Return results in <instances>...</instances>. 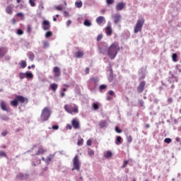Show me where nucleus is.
<instances>
[{
    "label": "nucleus",
    "instance_id": "f257e3e1",
    "mask_svg": "<svg viewBox=\"0 0 181 181\" xmlns=\"http://www.w3.org/2000/svg\"><path fill=\"white\" fill-rule=\"evenodd\" d=\"M121 49L119 48V42L115 41L112 42L110 46L107 48L106 51V54L111 59V60H113V59H115L117 57V55L118 54V52H119Z\"/></svg>",
    "mask_w": 181,
    "mask_h": 181
},
{
    "label": "nucleus",
    "instance_id": "f03ea898",
    "mask_svg": "<svg viewBox=\"0 0 181 181\" xmlns=\"http://www.w3.org/2000/svg\"><path fill=\"white\" fill-rule=\"evenodd\" d=\"M50 115H52L50 108L49 107H44L40 115L41 121H47L50 118Z\"/></svg>",
    "mask_w": 181,
    "mask_h": 181
},
{
    "label": "nucleus",
    "instance_id": "7ed1b4c3",
    "mask_svg": "<svg viewBox=\"0 0 181 181\" xmlns=\"http://www.w3.org/2000/svg\"><path fill=\"white\" fill-rule=\"evenodd\" d=\"M64 108L69 114H78V107H77V105H65Z\"/></svg>",
    "mask_w": 181,
    "mask_h": 181
},
{
    "label": "nucleus",
    "instance_id": "20e7f679",
    "mask_svg": "<svg viewBox=\"0 0 181 181\" xmlns=\"http://www.w3.org/2000/svg\"><path fill=\"white\" fill-rule=\"evenodd\" d=\"M144 23H145V19L144 18H140L137 21L134 29V33H138V32H142Z\"/></svg>",
    "mask_w": 181,
    "mask_h": 181
},
{
    "label": "nucleus",
    "instance_id": "39448f33",
    "mask_svg": "<svg viewBox=\"0 0 181 181\" xmlns=\"http://www.w3.org/2000/svg\"><path fill=\"white\" fill-rule=\"evenodd\" d=\"M72 170H80V160H78V156H75L73 158Z\"/></svg>",
    "mask_w": 181,
    "mask_h": 181
},
{
    "label": "nucleus",
    "instance_id": "423d86ee",
    "mask_svg": "<svg viewBox=\"0 0 181 181\" xmlns=\"http://www.w3.org/2000/svg\"><path fill=\"white\" fill-rule=\"evenodd\" d=\"M71 125L74 129H80V121L77 119L76 118H74L71 120Z\"/></svg>",
    "mask_w": 181,
    "mask_h": 181
},
{
    "label": "nucleus",
    "instance_id": "0eeeda50",
    "mask_svg": "<svg viewBox=\"0 0 181 181\" xmlns=\"http://www.w3.org/2000/svg\"><path fill=\"white\" fill-rule=\"evenodd\" d=\"M16 98L17 99L18 103H21V104H28L29 101L27 98H25L22 95H16Z\"/></svg>",
    "mask_w": 181,
    "mask_h": 181
},
{
    "label": "nucleus",
    "instance_id": "6e6552de",
    "mask_svg": "<svg viewBox=\"0 0 181 181\" xmlns=\"http://www.w3.org/2000/svg\"><path fill=\"white\" fill-rule=\"evenodd\" d=\"M145 86H146V83L143 81H141L137 87V91L139 93H143L144 90H145Z\"/></svg>",
    "mask_w": 181,
    "mask_h": 181
},
{
    "label": "nucleus",
    "instance_id": "1a4fd4ad",
    "mask_svg": "<svg viewBox=\"0 0 181 181\" xmlns=\"http://www.w3.org/2000/svg\"><path fill=\"white\" fill-rule=\"evenodd\" d=\"M42 29L44 30H49L50 29V22L47 20H44L42 21Z\"/></svg>",
    "mask_w": 181,
    "mask_h": 181
},
{
    "label": "nucleus",
    "instance_id": "9d476101",
    "mask_svg": "<svg viewBox=\"0 0 181 181\" xmlns=\"http://www.w3.org/2000/svg\"><path fill=\"white\" fill-rule=\"evenodd\" d=\"M53 73L54 74V77H59L60 74H62V72H60V68H59L58 66H54L53 68Z\"/></svg>",
    "mask_w": 181,
    "mask_h": 181
},
{
    "label": "nucleus",
    "instance_id": "9b49d317",
    "mask_svg": "<svg viewBox=\"0 0 181 181\" xmlns=\"http://www.w3.org/2000/svg\"><path fill=\"white\" fill-rule=\"evenodd\" d=\"M126 4L124 2H119L117 3V4L116 5V9L117 11H122V9H124V8H125Z\"/></svg>",
    "mask_w": 181,
    "mask_h": 181
},
{
    "label": "nucleus",
    "instance_id": "f8f14e48",
    "mask_svg": "<svg viewBox=\"0 0 181 181\" xmlns=\"http://www.w3.org/2000/svg\"><path fill=\"white\" fill-rule=\"evenodd\" d=\"M6 13L8 14V15H12L13 13V6H7L6 7Z\"/></svg>",
    "mask_w": 181,
    "mask_h": 181
},
{
    "label": "nucleus",
    "instance_id": "ddd939ff",
    "mask_svg": "<svg viewBox=\"0 0 181 181\" xmlns=\"http://www.w3.org/2000/svg\"><path fill=\"white\" fill-rule=\"evenodd\" d=\"M105 33L107 36H111V35H112V28H111V25H108L105 28Z\"/></svg>",
    "mask_w": 181,
    "mask_h": 181
},
{
    "label": "nucleus",
    "instance_id": "4468645a",
    "mask_svg": "<svg viewBox=\"0 0 181 181\" xmlns=\"http://www.w3.org/2000/svg\"><path fill=\"white\" fill-rule=\"evenodd\" d=\"M6 53H8V49L6 47H0V58L4 57V56H5Z\"/></svg>",
    "mask_w": 181,
    "mask_h": 181
},
{
    "label": "nucleus",
    "instance_id": "2eb2a0df",
    "mask_svg": "<svg viewBox=\"0 0 181 181\" xmlns=\"http://www.w3.org/2000/svg\"><path fill=\"white\" fill-rule=\"evenodd\" d=\"M47 152V150L46 148H44L42 147H40L38 148L37 151L36 152L35 155H43L44 153H46Z\"/></svg>",
    "mask_w": 181,
    "mask_h": 181
},
{
    "label": "nucleus",
    "instance_id": "dca6fc26",
    "mask_svg": "<svg viewBox=\"0 0 181 181\" xmlns=\"http://www.w3.org/2000/svg\"><path fill=\"white\" fill-rule=\"evenodd\" d=\"M0 107L1 110H3V111H9V108L8 107V106H6V103H5L4 101L1 102Z\"/></svg>",
    "mask_w": 181,
    "mask_h": 181
},
{
    "label": "nucleus",
    "instance_id": "f3484780",
    "mask_svg": "<svg viewBox=\"0 0 181 181\" xmlns=\"http://www.w3.org/2000/svg\"><path fill=\"white\" fill-rule=\"evenodd\" d=\"M113 19H114V23H119V21H121V15L119 14H115L113 16Z\"/></svg>",
    "mask_w": 181,
    "mask_h": 181
},
{
    "label": "nucleus",
    "instance_id": "a211bd4d",
    "mask_svg": "<svg viewBox=\"0 0 181 181\" xmlns=\"http://www.w3.org/2000/svg\"><path fill=\"white\" fill-rule=\"evenodd\" d=\"M104 21H105V19L103 16H99L96 18V23H98V25H101L104 22Z\"/></svg>",
    "mask_w": 181,
    "mask_h": 181
},
{
    "label": "nucleus",
    "instance_id": "6ab92c4d",
    "mask_svg": "<svg viewBox=\"0 0 181 181\" xmlns=\"http://www.w3.org/2000/svg\"><path fill=\"white\" fill-rule=\"evenodd\" d=\"M83 56H84V52H83L82 51H78L75 54V57H76V59H80L83 57Z\"/></svg>",
    "mask_w": 181,
    "mask_h": 181
},
{
    "label": "nucleus",
    "instance_id": "aec40b11",
    "mask_svg": "<svg viewBox=\"0 0 181 181\" xmlns=\"http://www.w3.org/2000/svg\"><path fill=\"white\" fill-rule=\"evenodd\" d=\"M10 104L12 107H18V105H19V103L18 102V99H16V98L12 100Z\"/></svg>",
    "mask_w": 181,
    "mask_h": 181
},
{
    "label": "nucleus",
    "instance_id": "412c9836",
    "mask_svg": "<svg viewBox=\"0 0 181 181\" xmlns=\"http://www.w3.org/2000/svg\"><path fill=\"white\" fill-rule=\"evenodd\" d=\"M51 90L54 91V93H56V90H57L58 85L57 83H51L49 86Z\"/></svg>",
    "mask_w": 181,
    "mask_h": 181
},
{
    "label": "nucleus",
    "instance_id": "4be33fe9",
    "mask_svg": "<svg viewBox=\"0 0 181 181\" xmlns=\"http://www.w3.org/2000/svg\"><path fill=\"white\" fill-rule=\"evenodd\" d=\"M100 128H105L107 127V122L105 120H102L99 122Z\"/></svg>",
    "mask_w": 181,
    "mask_h": 181
},
{
    "label": "nucleus",
    "instance_id": "5701e85b",
    "mask_svg": "<svg viewBox=\"0 0 181 181\" xmlns=\"http://www.w3.org/2000/svg\"><path fill=\"white\" fill-rule=\"evenodd\" d=\"M104 156L106 159H110V158L112 156V152H111L110 151H107Z\"/></svg>",
    "mask_w": 181,
    "mask_h": 181
},
{
    "label": "nucleus",
    "instance_id": "b1692460",
    "mask_svg": "<svg viewBox=\"0 0 181 181\" xmlns=\"http://www.w3.org/2000/svg\"><path fill=\"white\" fill-rule=\"evenodd\" d=\"M75 6L76 8H81V6H83V2L81 1H76Z\"/></svg>",
    "mask_w": 181,
    "mask_h": 181
},
{
    "label": "nucleus",
    "instance_id": "393cba45",
    "mask_svg": "<svg viewBox=\"0 0 181 181\" xmlns=\"http://www.w3.org/2000/svg\"><path fill=\"white\" fill-rule=\"evenodd\" d=\"M25 77L26 78H33V74L32 72H26Z\"/></svg>",
    "mask_w": 181,
    "mask_h": 181
},
{
    "label": "nucleus",
    "instance_id": "a878e982",
    "mask_svg": "<svg viewBox=\"0 0 181 181\" xmlns=\"http://www.w3.org/2000/svg\"><path fill=\"white\" fill-rule=\"evenodd\" d=\"M172 59H173V62H177V54H176V53L173 54Z\"/></svg>",
    "mask_w": 181,
    "mask_h": 181
},
{
    "label": "nucleus",
    "instance_id": "bb28decb",
    "mask_svg": "<svg viewBox=\"0 0 181 181\" xmlns=\"http://www.w3.org/2000/svg\"><path fill=\"white\" fill-rule=\"evenodd\" d=\"M28 57H29L30 60L33 62V60L35 59V54H33V52H30L28 54Z\"/></svg>",
    "mask_w": 181,
    "mask_h": 181
},
{
    "label": "nucleus",
    "instance_id": "cd10ccee",
    "mask_svg": "<svg viewBox=\"0 0 181 181\" xmlns=\"http://www.w3.org/2000/svg\"><path fill=\"white\" fill-rule=\"evenodd\" d=\"M52 158H53V155H49L45 160L46 163H50L52 162Z\"/></svg>",
    "mask_w": 181,
    "mask_h": 181
},
{
    "label": "nucleus",
    "instance_id": "c85d7f7f",
    "mask_svg": "<svg viewBox=\"0 0 181 181\" xmlns=\"http://www.w3.org/2000/svg\"><path fill=\"white\" fill-rule=\"evenodd\" d=\"M83 144H84L83 139H81L78 140V142H77L78 146H83Z\"/></svg>",
    "mask_w": 181,
    "mask_h": 181
},
{
    "label": "nucleus",
    "instance_id": "c756f323",
    "mask_svg": "<svg viewBox=\"0 0 181 181\" xmlns=\"http://www.w3.org/2000/svg\"><path fill=\"white\" fill-rule=\"evenodd\" d=\"M83 25L85 26L90 27V26H91V22L88 20H85V21L83 22Z\"/></svg>",
    "mask_w": 181,
    "mask_h": 181
},
{
    "label": "nucleus",
    "instance_id": "7c9ffc66",
    "mask_svg": "<svg viewBox=\"0 0 181 181\" xmlns=\"http://www.w3.org/2000/svg\"><path fill=\"white\" fill-rule=\"evenodd\" d=\"M122 140V138L121 136H118L117 137L116 142H115L116 145H119V144H121Z\"/></svg>",
    "mask_w": 181,
    "mask_h": 181
},
{
    "label": "nucleus",
    "instance_id": "2f4dec72",
    "mask_svg": "<svg viewBox=\"0 0 181 181\" xmlns=\"http://www.w3.org/2000/svg\"><path fill=\"white\" fill-rule=\"evenodd\" d=\"M19 77H20L21 80H23V78H26V73H20Z\"/></svg>",
    "mask_w": 181,
    "mask_h": 181
},
{
    "label": "nucleus",
    "instance_id": "473e14b6",
    "mask_svg": "<svg viewBox=\"0 0 181 181\" xmlns=\"http://www.w3.org/2000/svg\"><path fill=\"white\" fill-rule=\"evenodd\" d=\"M92 107L94 110H98L100 108V106L98 105V103H93Z\"/></svg>",
    "mask_w": 181,
    "mask_h": 181
},
{
    "label": "nucleus",
    "instance_id": "72a5a7b5",
    "mask_svg": "<svg viewBox=\"0 0 181 181\" xmlns=\"http://www.w3.org/2000/svg\"><path fill=\"white\" fill-rule=\"evenodd\" d=\"M35 2H36V0H29L30 6H36V4Z\"/></svg>",
    "mask_w": 181,
    "mask_h": 181
},
{
    "label": "nucleus",
    "instance_id": "f704fd0d",
    "mask_svg": "<svg viewBox=\"0 0 181 181\" xmlns=\"http://www.w3.org/2000/svg\"><path fill=\"white\" fill-rule=\"evenodd\" d=\"M53 35L52 31H47L45 34V37H50Z\"/></svg>",
    "mask_w": 181,
    "mask_h": 181
},
{
    "label": "nucleus",
    "instance_id": "c9c22d12",
    "mask_svg": "<svg viewBox=\"0 0 181 181\" xmlns=\"http://www.w3.org/2000/svg\"><path fill=\"white\" fill-rule=\"evenodd\" d=\"M115 2V0H106L107 5H112Z\"/></svg>",
    "mask_w": 181,
    "mask_h": 181
},
{
    "label": "nucleus",
    "instance_id": "e433bc0d",
    "mask_svg": "<svg viewBox=\"0 0 181 181\" xmlns=\"http://www.w3.org/2000/svg\"><path fill=\"white\" fill-rule=\"evenodd\" d=\"M21 66L22 67V69H25V67H26V62L21 61Z\"/></svg>",
    "mask_w": 181,
    "mask_h": 181
},
{
    "label": "nucleus",
    "instance_id": "4c0bfd02",
    "mask_svg": "<svg viewBox=\"0 0 181 181\" xmlns=\"http://www.w3.org/2000/svg\"><path fill=\"white\" fill-rule=\"evenodd\" d=\"M164 142H165V144H170V142H172V139L166 138L165 139Z\"/></svg>",
    "mask_w": 181,
    "mask_h": 181
},
{
    "label": "nucleus",
    "instance_id": "58836bf2",
    "mask_svg": "<svg viewBox=\"0 0 181 181\" xmlns=\"http://www.w3.org/2000/svg\"><path fill=\"white\" fill-rule=\"evenodd\" d=\"M30 32H32V27L30 25H27V33H30Z\"/></svg>",
    "mask_w": 181,
    "mask_h": 181
},
{
    "label": "nucleus",
    "instance_id": "ea45409f",
    "mask_svg": "<svg viewBox=\"0 0 181 181\" xmlns=\"http://www.w3.org/2000/svg\"><path fill=\"white\" fill-rule=\"evenodd\" d=\"M43 46H44V49H47V47H49V42L45 41L43 42Z\"/></svg>",
    "mask_w": 181,
    "mask_h": 181
},
{
    "label": "nucleus",
    "instance_id": "a19ab883",
    "mask_svg": "<svg viewBox=\"0 0 181 181\" xmlns=\"http://www.w3.org/2000/svg\"><path fill=\"white\" fill-rule=\"evenodd\" d=\"M107 88V85H100L99 87V90H105Z\"/></svg>",
    "mask_w": 181,
    "mask_h": 181
},
{
    "label": "nucleus",
    "instance_id": "79ce46f5",
    "mask_svg": "<svg viewBox=\"0 0 181 181\" xmlns=\"http://www.w3.org/2000/svg\"><path fill=\"white\" fill-rule=\"evenodd\" d=\"M127 142L129 144H131L132 142V136H129L127 137Z\"/></svg>",
    "mask_w": 181,
    "mask_h": 181
},
{
    "label": "nucleus",
    "instance_id": "37998d69",
    "mask_svg": "<svg viewBox=\"0 0 181 181\" xmlns=\"http://www.w3.org/2000/svg\"><path fill=\"white\" fill-rule=\"evenodd\" d=\"M115 131L116 132H117V134H121V132H122V130L119 129V127H115Z\"/></svg>",
    "mask_w": 181,
    "mask_h": 181
},
{
    "label": "nucleus",
    "instance_id": "c03bdc74",
    "mask_svg": "<svg viewBox=\"0 0 181 181\" xmlns=\"http://www.w3.org/2000/svg\"><path fill=\"white\" fill-rule=\"evenodd\" d=\"M88 155H89V156H94V151L93 150H89L88 151Z\"/></svg>",
    "mask_w": 181,
    "mask_h": 181
},
{
    "label": "nucleus",
    "instance_id": "a18cd8bd",
    "mask_svg": "<svg viewBox=\"0 0 181 181\" xmlns=\"http://www.w3.org/2000/svg\"><path fill=\"white\" fill-rule=\"evenodd\" d=\"M88 146H91L92 144H93V141L91 139H88L86 142Z\"/></svg>",
    "mask_w": 181,
    "mask_h": 181
},
{
    "label": "nucleus",
    "instance_id": "49530a36",
    "mask_svg": "<svg viewBox=\"0 0 181 181\" xmlns=\"http://www.w3.org/2000/svg\"><path fill=\"white\" fill-rule=\"evenodd\" d=\"M55 9L57 11H63V7H62L61 6H55Z\"/></svg>",
    "mask_w": 181,
    "mask_h": 181
},
{
    "label": "nucleus",
    "instance_id": "de8ad7c7",
    "mask_svg": "<svg viewBox=\"0 0 181 181\" xmlns=\"http://www.w3.org/2000/svg\"><path fill=\"white\" fill-rule=\"evenodd\" d=\"M17 35H23V30H22L21 29H18L17 30Z\"/></svg>",
    "mask_w": 181,
    "mask_h": 181
},
{
    "label": "nucleus",
    "instance_id": "09e8293b",
    "mask_svg": "<svg viewBox=\"0 0 181 181\" xmlns=\"http://www.w3.org/2000/svg\"><path fill=\"white\" fill-rule=\"evenodd\" d=\"M0 156H1L2 158L6 156V153H5V151H0Z\"/></svg>",
    "mask_w": 181,
    "mask_h": 181
},
{
    "label": "nucleus",
    "instance_id": "8fccbe9b",
    "mask_svg": "<svg viewBox=\"0 0 181 181\" xmlns=\"http://www.w3.org/2000/svg\"><path fill=\"white\" fill-rule=\"evenodd\" d=\"M167 101H168V104H172V103H173V98H168Z\"/></svg>",
    "mask_w": 181,
    "mask_h": 181
},
{
    "label": "nucleus",
    "instance_id": "3c124183",
    "mask_svg": "<svg viewBox=\"0 0 181 181\" xmlns=\"http://www.w3.org/2000/svg\"><path fill=\"white\" fill-rule=\"evenodd\" d=\"M103 39V35H98L97 37V41L100 42Z\"/></svg>",
    "mask_w": 181,
    "mask_h": 181
},
{
    "label": "nucleus",
    "instance_id": "603ef678",
    "mask_svg": "<svg viewBox=\"0 0 181 181\" xmlns=\"http://www.w3.org/2000/svg\"><path fill=\"white\" fill-rule=\"evenodd\" d=\"M127 165H128V160H124L122 168H127Z\"/></svg>",
    "mask_w": 181,
    "mask_h": 181
},
{
    "label": "nucleus",
    "instance_id": "864d4df0",
    "mask_svg": "<svg viewBox=\"0 0 181 181\" xmlns=\"http://www.w3.org/2000/svg\"><path fill=\"white\" fill-rule=\"evenodd\" d=\"M99 53L102 54H105V51H104L102 48H99Z\"/></svg>",
    "mask_w": 181,
    "mask_h": 181
},
{
    "label": "nucleus",
    "instance_id": "5fc2aeb1",
    "mask_svg": "<svg viewBox=\"0 0 181 181\" xmlns=\"http://www.w3.org/2000/svg\"><path fill=\"white\" fill-rule=\"evenodd\" d=\"M64 16L65 18H69V16H70V14H69L67 11H64Z\"/></svg>",
    "mask_w": 181,
    "mask_h": 181
},
{
    "label": "nucleus",
    "instance_id": "6e6d98bb",
    "mask_svg": "<svg viewBox=\"0 0 181 181\" xmlns=\"http://www.w3.org/2000/svg\"><path fill=\"white\" fill-rule=\"evenodd\" d=\"M16 16H18L19 18H23V13H18L16 14Z\"/></svg>",
    "mask_w": 181,
    "mask_h": 181
},
{
    "label": "nucleus",
    "instance_id": "4d7b16f0",
    "mask_svg": "<svg viewBox=\"0 0 181 181\" xmlns=\"http://www.w3.org/2000/svg\"><path fill=\"white\" fill-rule=\"evenodd\" d=\"M52 129H54V130H57V129H59V125H53V126H52Z\"/></svg>",
    "mask_w": 181,
    "mask_h": 181
},
{
    "label": "nucleus",
    "instance_id": "13d9d810",
    "mask_svg": "<svg viewBox=\"0 0 181 181\" xmlns=\"http://www.w3.org/2000/svg\"><path fill=\"white\" fill-rule=\"evenodd\" d=\"M60 95H61L62 98H63L64 97L66 96V93H64V92L61 91L60 92Z\"/></svg>",
    "mask_w": 181,
    "mask_h": 181
},
{
    "label": "nucleus",
    "instance_id": "bf43d9fd",
    "mask_svg": "<svg viewBox=\"0 0 181 181\" xmlns=\"http://www.w3.org/2000/svg\"><path fill=\"white\" fill-rule=\"evenodd\" d=\"M90 73V68H86L85 74H88Z\"/></svg>",
    "mask_w": 181,
    "mask_h": 181
},
{
    "label": "nucleus",
    "instance_id": "052dcab7",
    "mask_svg": "<svg viewBox=\"0 0 181 181\" xmlns=\"http://www.w3.org/2000/svg\"><path fill=\"white\" fill-rule=\"evenodd\" d=\"M72 128H73V126H71V124H67L66 125V129H72Z\"/></svg>",
    "mask_w": 181,
    "mask_h": 181
},
{
    "label": "nucleus",
    "instance_id": "680f3d73",
    "mask_svg": "<svg viewBox=\"0 0 181 181\" xmlns=\"http://www.w3.org/2000/svg\"><path fill=\"white\" fill-rule=\"evenodd\" d=\"M70 25H71V20H69L67 22H66V26H70Z\"/></svg>",
    "mask_w": 181,
    "mask_h": 181
},
{
    "label": "nucleus",
    "instance_id": "e2e57ef3",
    "mask_svg": "<svg viewBox=\"0 0 181 181\" xmlns=\"http://www.w3.org/2000/svg\"><path fill=\"white\" fill-rule=\"evenodd\" d=\"M7 134H8L7 132H3L1 133V135H2L3 136H6Z\"/></svg>",
    "mask_w": 181,
    "mask_h": 181
},
{
    "label": "nucleus",
    "instance_id": "0e129e2a",
    "mask_svg": "<svg viewBox=\"0 0 181 181\" xmlns=\"http://www.w3.org/2000/svg\"><path fill=\"white\" fill-rule=\"evenodd\" d=\"M109 80L110 81H112V80H114V76L112 75H110L109 77Z\"/></svg>",
    "mask_w": 181,
    "mask_h": 181
},
{
    "label": "nucleus",
    "instance_id": "69168bd1",
    "mask_svg": "<svg viewBox=\"0 0 181 181\" xmlns=\"http://www.w3.org/2000/svg\"><path fill=\"white\" fill-rule=\"evenodd\" d=\"M32 68L35 69V64H33L32 66H28V70H30Z\"/></svg>",
    "mask_w": 181,
    "mask_h": 181
},
{
    "label": "nucleus",
    "instance_id": "338daca9",
    "mask_svg": "<svg viewBox=\"0 0 181 181\" xmlns=\"http://www.w3.org/2000/svg\"><path fill=\"white\" fill-rule=\"evenodd\" d=\"M109 95H112L114 94V90H109Z\"/></svg>",
    "mask_w": 181,
    "mask_h": 181
},
{
    "label": "nucleus",
    "instance_id": "774afa93",
    "mask_svg": "<svg viewBox=\"0 0 181 181\" xmlns=\"http://www.w3.org/2000/svg\"><path fill=\"white\" fill-rule=\"evenodd\" d=\"M175 141L177 142H180V139L179 137H176Z\"/></svg>",
    "mask_w": 181,
    "mask_h": 181
}]
</instances>
